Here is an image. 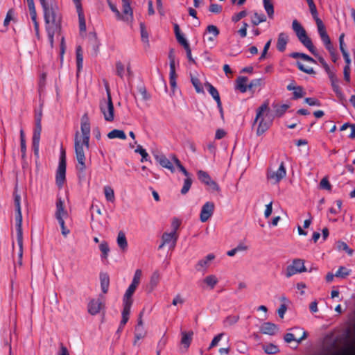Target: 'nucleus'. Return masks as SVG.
<instances>
[{"mask_svg":"<svg viewBox=\"0 0 355 355\" xmlns=\"http://www.w3.org/2000/svg\"><path fill=\"white\" fill-rule=\"evenodd\" d=\"M107 137L111 139L118 138L124 140L126 139V135L123 130L114 129L107 134Z\"/></svg>","mask_w":355,"mask_h":355,"instance_id":"nucleus-35","label":"nucleus"},{"mask_svg":"<svg viewBox=\"0 0 355 355\" xmlns=\"http://www.w3.org/2000/svg\"><path fill=\"white\" fill-rule=\"evenodd\" d=\"M44 12L46 31L51 47H53L55 35H59L60 31L61 15L58 4L53 1L40 0Z\"/></svg>","mask_w":355,"mask_h":355,"instance_id":"nucleus-2","label":"nucleus"},{"mask_svg":"<svg viewBox=\"0 0 355 355\" xmlns=\"http://www.w3.org/2000/svg\"><path fill=\"white\" fill-rule=\"evenodd\" d=\"M107 98L103 99L100 102V110L106 121H113L114 119V110L112 101L110 90L107 89Z\"/></svg>","mask_w":355,"mask_h":355,"instance_id":"nucleus-5","label":"nucleus"},{"mask_svg":"<svg viewBox=\"0 0 355 355\" xmlns=\"http://www.w3.org/2000/svg\"><path fill=\"white\" fill-rule=\"evenodd\" d=\"M135 153H139L141 156V162L147 161L148 154L146 150L140 145H139L135 149Z\"/></svg>","mask_w":355,"mask_h":355,"instance_id":"nucleus-52","label":"nucleus"},{"mask_svg":"<svg viewBox=\"0 0 355 355\" xmlns=\"http://www.w3.org/2000/svg\"><path fill=\"white\" fill-rule=\"evenodd\" d=\"M62 231V234L66 237L70 233V230L65 226L64 219L57 220Z\"/></svg>","mask_w":355,"mask_h":355,"instance_id":"nucleus-56","label":"nucleus"},{"mask_svg":"<svg viewBox=\"0 0 355 355\" xmlns=\"http://www.w3.org/2000/svg\"><path fill=\"white\" fill-rule=\"evenodd\" d=\"M264 85V80L263 78H257L252 80L248 85V88L251 89L256 87L262 86Z\"/></svg>","mask_w":355,"mask_h":355,"instance_id":"nucleus-58","label":"nucleus"},{"mask_svg":"<svg viewBox=\"0 0 355 355\" xmlns=\"http://www.w3.org/2000/svg\"><path fill=\"white\" fill-rule=\"evenodd\" d=\"M286 175L285 164L281 162L277 168H270L267 173V179L272 184H278Z\"/></svg>","mask_w":355,"mask_h":355,"instance_id":"nucleus-7","label":"nucleus"},{"mask_svg":"<svg viewBox=\"0 0 355 355\" xmlns=\"http://www.w3.org/2000/svg\"><path fill=\"white\" fill-rule=\"evenodd\" d=\"M81 132H76L74 139L76 158L78 163V168L83 172L86 169L85 152L89 149L90 137V123L87 114H85L81 118Z\"/></svg>","mask_w":355,"mask_h":355,"instance_id":"nucleus-1","label":"nucleus"},{"mask_svg":"<svg viewBox=\"0 0 355 355\" xmlns=\"http://www.w3.org/2000/svg\"><path fill=\"white\" fill-rule=\"evenodd\" d=\"M329 78L331 81V87L333 88V90L336 94V95L339 97H342L343 94L340 89L339 85H338V79L336 77V71L334 70L333 71L329 73L328 74Z\"/></svg>","mask_w":355,"mask_h":355,"instance_id":"nucleus-24","label":"nucleus"},{"mask_svg":"<svg viewBox=\"0 0 355 355\" xmlns=\"http://www.w3.org/2000/svg\"><path fill=\"white\" fill-rule=\"evenodd\" d=\"M177 40L178 42L182 44L184 48L188 47L189 46L187 39L184 37V35L182 33H178L176 35Z\"/></svg>","mask_w":355,"mask_h":355,"instance_id":"nucleus-62","label":"nucleus"},{"mask_svg":"<svg viewBox=\"0 0 355 355\" xmlns=\"http://www.w3.org/2000/svg\"><path fill=\"white\" fill-rule=\"evenodd\" d=\"M306 1L309 4V6L310 12H311L313 19L315 20L319 35L327 32L325 26H324L322 21L318 17L317 9L313 3V0H306Z\"/></svg>","mask_w":355,"mask_h":355,"instance_id":"nucleus-13","label":"nucleus"},{"mask_svg":"<svg viewBox=\"0 0 355 355\" xmlns=\"http://www.w3.org/2000/svg\"><path fill=\"white\" fill-rule=\"evenodd\" d=\"M155 159L162 167L167 168L171 173L175 171V167H177L175 161L179 160L175 155H171L169 158L164 155H155Z\"/></svg>","mask_w":355,"mask_h":355,"instance_id":"nucleus-8","label":"nucleus"},{"mask_svg":"<svg viewBox=\"0 0 355 355\" xmlns=\"http://www.w3.org/2000/svg\"><path fill=\"white\" fill-rule=\"evenodd\" d=\"M15 222L17 243H19L21 245V236H23L21 209L16 210Z\"/></svg>","mask_w":355,"mask_h":355,"instance_id":"nucleus-22","label":"nucleus"},{"mask_svg":"<svg viewBox=\"0 0 355 355\" xmlns=\"http://www.w3.org/2000/svg\"><path fill=\"white\" fill-rule=\"evenodd\" d=\"M337 248L339 251H345L349 255H352L353 250H351L347 244L343 241H338L337 243Z\"/></svg>","mask_w":355,"mask_h":355,"instance_id":"nucleus-50","label":"nucleus"},{"mask_svg":"<svg viewBox=\"0 0 355 355\" xmlns=\"http://www.w3.org/2000/svg\"><path fill=\"white\" fill-rule=\"evenodd\" d=\"M103 193L105 200L110 203H114L115 201V193L112 187L105 185L103 187Z\"/></svg>","mask_w":355,"mask_h":355,"instance_id":"nucleus-30","label":"nucleus"},{"mask_svg":"<svg viewBox=\"0 0 355 355\" xmlns=\"http://www.w3.org/2000/svg\"><path fill=\"white\" fill-rule=\"evenodd\" d=\"M160 280V274L158 271L153 272L150 277L148 284L147 286V290L148 293L153 292L157 286Z\"/></svg>","mask_w":355,"mask_h":355,"instance_id":"nucleus-25","label":"nucleus"},{"mask_svg":"<svg viewBox=\"0 0 355 355\" xmlns=\"http://www.w3.org/2000/svg\"><path fill=\"white\" fill-rule=\"evenodd\" d=\"M247 15V12L245 10L241 11L232 17V21L234 22L239 21L242 18L245 17Z\"/></svg>","mask_w":355,"mask_h":355,"instance_id":"nucleus-64","label":"nucleus"},{"mask_svg":"<svg viewBox=\"0 0 355 355\" xmlns=\"http://www.w3.org/2000/svg\"><path fill=\"white\" fill-rule=\"evenodd\" d=\"M107 2L111 10L115 14L116 19L118 20L122 19V14L119 12L116 6L113 4L110 0H107Z\"/></svg>","mask_w":355,"mask_h":355,"instance_id":"nucleus-55","label":"nucleus"},{"mask_svg":"<svg viewBox=\"0 0 355 355\" xmlns=\"http://www.w3.org/2000/svg\"><path fill=\"white\" fill-rule=\"evenodd\" d=\"M295 333H287L284 336V340L290 343L292 341H296L297 343H300L302 340H304L306 337V331L302 329L296 327L294 329Z\"/></svg>","mask_w":355,"mask_h":355,"instance_id":"nucleus-12","label":"nucleus"},{"mask_svg":"<svg viewBox=\"0 0 355 355\" xmlns=\"http://www.w3.org/2000/svg\"><path fill=\"white\" fill-rule=\"evenodd\" d=\"M131 306L130 305H123V311L121 313L122 319L121 321V326L122 327L127 323L129 319Z\"/></svg>","mask_w":355,"mask_h":355,"instance_id":"nucleus-38","label":"nucleus"},{"mask_svg":"<svg viewBox=\"0 0 355 355\" xmlns=\"http://www.w3.org/2000/svg\"><path fill=\"white\" fill-rule=\"evenodd\" d=\"M20 146H21V151L22 153V156H26V140H25V135L24 132L22 129L20 130Z\"/></svg>","mask_w":355,"mask_h":355,"instance_id":"nucleus-49","label":"nucleus"},{"mask_svg":"<svg viewBox=\"0 0 355 355\" xmlns=\"http://www.w3.org/2000/svg\"><path fill=\"white\" fill-rule=\"evenodd\" d=\"M181 335V347L187 350L191 343L193 333V331H182Z\"/></svg>","mask_w":355,"mask_h":355,"instance_id":"nucleus-26","label":"nucleus"},{"mask_svg":"<svg viewBox=\"0 0 355 355\" xmlns=\"http://www.w3.org/2000/svg\"><path fill=\"white\" fill-rule=\"evenodd\" d=\"M177 241V234L175 232H164L162 236V243L159 248L161 249L166 245L174 248Z\"/></svg>","mask_w":355,"mask_h":355,"instance_id":"nucleus-18","label":"nucleus"},{"mask_svg":"<svg viewBox=\"0 0 355 355\" xmlns=\"http://www.w3.org/2000/svg\"><path fill=\"white\" fill-rule=\"evenodd\" d=\"M169 80L170 85L173 91L174 92L177 89V83H176V73L175 72H169Z\"/></svg>","mask_w":355,"mask_h":355,"instance_id":"nucleus-57","label":"nucleus"},{"mask_svg":"<svg viewBox=\"0 0 355 355\" xmlns=\"http://www.w3.org/2000/svg\"><path fill=\"white\" fill-rule=\"evenodd\" d=\"M215 257H216L213 253L208 254L206 257L198 262L196 265V269L198 270H206L209 266L211 263L215 259Z\"/></svg>","mask_w":355,"mask_h":355,"instance_id":"nucleus-23","label":"nucleus"},{"mask_svg":"<svg viewBox=\"0 0 355 355\" xmlns=\"http://www.w3.org/2000/svg\"><path fill=\"white\" fill-rule=\"evenodd\" d=\"M104 307V304L101 299H92L87 304V311L92 315L98 314L101 309Z\"/></svg>","mask_w":355,"mask_h":355,"instance_id":"nucleus-19","label":"nucleus"},{"mask_svg":"<svg viewBox=\"0 0 355 355\" xmlns=\"http://www.w3.org/2000/svg\"><path fill=\"white\" fill-rule=\"evenodd\" d=\"M263 8L269 17L272 19L274 17V6L271 0H263Z\"/></svg>","mask_w":355,"mask_h":355,"instance_id":"nucleus-40","label":"nucleus"},{"mask_svg":"<svg viewBox=\"0 0 355 355\" xmlns=\"http://www.w3.org/2000/svg\"><path fill=\"white\" fill-rule=\"evenodd\" d=\"M77 13H78V16L80 31L81 32H85L86 31V22H85L83 11L79 12Z\"/></svg>","mask_w":355,"mask_h":355,"instance_id":"nucleus-51","label":"nucleus"},{"mask_svg":"<svg viewBox=\"0 0 355 355\" xmlns=\"http://www.w3.org/2000/svg\"><path fill=\"white\" fill-rule=\"evenodd\" d=\"M291 57H293L294 58H300L304 61H306L307 62L312 63V64L315 63V61L314 59H313L312 58H311L308 55L302 53H293L291 54Z\"/></svg>","mask_w":355,"mask_h":355,"instance_id":"nucleus-46","label":"nucleus"},{"mask_svg":"<svg viewBox=\"0 0 355 355\" xmlns=\"http://www.w3.org/2000/svg\"><path fill=\"white\" fill-rule=\"evenodd\" d=\"M55 216L57 220L65 219L69 216V214L65 208L64 201L61 198L57 199Z\"/></svg>","mask_w":355,"mask_h":355,"instance_id":"nucleus-20","label":"nucleus"},{"mask_svg":"<svg viewBox=\"0 0 355 355\" xmlns=\"http://www.w3.org/2000/svg\"><path fill=\"white\" fill-rule=\"evenodd\" d=\"M266 21V17L263 14H259L254 12L252 19V23L254 25H258L260 23L265 22Z\"/></svg>","mask_w":355,"mask_h":355,"instance_id":"nucleus-45","label":"nucleus"},{"mask_svg":"<svg viewBox=\"0 0 355 355\" xmlns=\"http://www.w3.org/2000/svg\"><path fill=\"white\" fill-rule=\"evenodd\" d=\"M219 33V30L216 26L212 24L207 26L203 35L204 42L208 44H214Z\"/></svg>","mask_w":355,"mask_h":355,"instance_id":"nucleus-10","label":"nucleus"},{"mask_svg":"<svg viewBox=\"0 0 355 355\" xmlns=\"http://www.w3.org/2000/svg\"><path fill=\"white\" fill-rule=\"evenodd\" d=\"M214 210V204L211 201L206 202L202 207L200 214V220L205 223L213 215Z\"/></svg>","mask_w":355,"mask_h":355,"instance_id":"nucleus-17","label":"nucleus"},{"mask_svg":"<svg viewBox=\"0 0 355 355\" xmlns=\"http://www.w3.org/2000/svg\"><path fill=\"white\" fill-rule=\"evenodd\" d=\"M66 180V155L61 150L58 166L55 174V182L59 188H62Z\"/></svg>","mask_w":355,"mask_h":355,"instance_id":"nucleus-6","label":"nucleus"},{"mask_svg":"<svg viewBox=\"0 0 355 355\" xmlns=\"http://www.w3.org/2000/svg\"><path fill=\"white\" fill-rule=\"evenodd\" d=\"M297 66L298 67V68L300 71H302L307 74H309V75L315 74V71L313 70V69L311 67L307 66L302 62H300V61L297 62Z\"/></svg>","mask_w":355,"mask_h":355,"instance_id":"nucleus-44","label":"nucleus"},{"mask_svg":"<svg viewBox=\"0 0 355 355\" xmlns=\"http://www.w3.org/2000/svg\"><path fill=\"white\" fill-rule=\"evenodd\" d=\"M99 250L101 252V258L107 259L110 253V247L106 241H101L99 243Z\"/></svg>","mask_w":355,"mask_h":355,"instance_id":"nucleus-37","label":"nucleus"},{"mask_svg":"<svg viewBox=\"0 0 355 355\" xmlns=\"http://www.w3.org/2000/svg\"><path fill=\"white\" fill-rule=\"evenodd\" d=\"M123 6L122 19L121 21L131 24L133 21V10L130 6V0H121Z\"/></svg>","mask_w":355,"mask_h":355,"instance_id":"nucleus-15","label":"nucleus"},{"mask_svg":"<svg viewBox=\"0 0 355 355\" xmlns=\"http://www.w3.org/2000/svg\"><path fill=\"white\" fill-rule=\"evenodd\" d=\"M272 212V201L269 202L267 205H266L265 210H264V217L266 218H268Z\"/></svg>","mask_w":355,"mask_h":355,"instance_id":"nucleus-63","label":"nucleus"},{"mask_svg":"<svg viewBox=\"0 0 355 355\" xmlns=\"http://www.w3.org/2000/svg\"><path fill=\"white\" fill-rule=\"evenodd\" d=\"M116 243L119 248L122 251H126L128 248V241L125 234L123 232H119L116 238Z\"/></svg>","mask_w":355,"mask_h":355,"instance_id":"nucleus-31","label":"nucleus"},{"mask_svg":"<svg viewBox=\"0 0 355 355\" xmlns=\"http://www.w3.org/2000/svg\"><path fill=\"white\" fill-rule=\"evenodd\" d=\"M278 331V327L270 322H265L261 327V332L264 334L274 335Z\"/></svg>","mask_w":355,"mask_h":355,"instance_id":"nucleus-27","label":"nucleus"},{"mask_svg":"<svg viewBox=\"0 0 355 355\" xmlns=\"http://www.w3.org/2000/svg\"><path fill=\"white\" fill-rule=\"evenodd\" d=\"M191 82H192V84H193V87H195V89H196V92L198 93H202L203 92V89L201 87L200 80L197 78H191Z\"/></svg>","mask_w":355,"mask_h":355,"instance_id":"nucleus-61","label":"nucleus"},{"mask_svg":"<svg viewBox=\"0 0 355 355\" xmlns=\"http://www.w3.org/2000/svg\"><path fill=\"white\" fill-rule=\"evenodd\" d=\"M135 291H136L135 288H134L130 286L128 287V288L126 289V291L124 293V295L123 297V305L132 306V297Z\"/></svg>","mask_w":355,"mask_h":355,"instance_id":"nucleus-28","label":"nucleus"},{"mask_svg":"<svg viewBox=\"0 0 355 355\" xmlns=\"http://www.w3.org/2000/svg\"><path fill=\"white\" fill-rule=\"evenodd\" d=\"M116 69L117 75L122 78L125 73L124 64L121 62L119 61L116 63Z\"/></svg>","mask_w":355,"mask_h":355,"instance_id":"nucleus-59","label":"nucleus"},{"mask_svg":"<svg viewBox=\"0 0 355 355\" xmlns=\"http://www.w3.org/2000/svg\"><path fill=\"white\" fill-rule=\"evenodd\" d=\"M175 163L177 164V168L181 171L183 175L186 177V178L184 180V184L181 189V193L182 194H186L190 189L192 184V179L191 177V175L189 173V172L186 170V168L183 166V165L181 164L180 160H176Z\"/></svg>","mask_w":355,"mask_h":355,"instance_id":"nucleus-11","label":"nucleus"},{"mask_svg":"<svg viewBox=\"0 0 355 355\" xmlns=\"http://www.w3.org/2000/svg\"><path fill=\"white\" fill-rule=\"evenodd\" d=\"M225 333H220L217 335H216L212 340L211 341L210 343V345L209 346V349H211L216 346H217L218 345V343H220V341L223 339V338L225 336Z\"/></svg>","mask_w":355,"mask_h":355,"instance_id":"nucleus-48","label":"nucleus"},{"mask_svg":"<svg viewBox=\"0 0 355 355\" xmlns=\"http://www.w3.org/2000/svg\"><path fill=\"white\" fill-rule=\"evenodd\" d=\"M292 29L295 32L300 42L306 46L310 52L318 58L320 63L322 64L327 74L335 70L334 68H331L324 59L318 55L311 39L308 37L305 29L297 19H294L292 21Z\"/></svg>","mask_w":355,"mask_h":355,"instance_id":"nucleus-3","label":"nucleus"},{"mask_svg":"<svg viewBox=\"0 0 355 355\" xmlns=\"http://www.w3.org/2000/svg\"><path fill=\"white\" fill-rule=\"evenodd\" d=\"M206 87L208 89L209 93L213 97V98L216 101L217 104H219V102H221L219 93L218 90L210 83H206Z\"/></svg>","mask_w":355,"mask_h":355,"instance_id":"nucleus-36","label":"nucleus"},{"mask_svg":"<svg viewBox=\"0 0 355 355\" xmlns=\"http://www.w3.org/2000/svg\"><path fill=\"white\" fill-rule=\"evenodd\" d=\"M288 107H289L288 105H286V104L275 105L274 107L275 116H277V117H281L286 112Z\"/></svg>","mask_w":355,"mask_h":355,"instance_id":"nucleus-43","label":"nucleus"},{"mask_svg":"<svg viewBox=\"0 0 355 355\" xmlns=\"http://www.w3.org/2000/svg\"><path fill=\"white\" fill-rule=\"evenodd\" d=\"M306 271V268L304 266V260L295 259L286 267V277L288 278L295 274L302 273Z\"/></svg>","mask_w":355,"mask_h":355,"instance_id":"nucleus-9","label":"nucleus"},{"mask_svg":"<svg viewBox=\"0 0 355 355\" xmlns=\"http://www.w3.org/2000/svg\"><path fill=\"white\" fill-rule=\"evenodd\" d=\"M42 132V125L40 119H37L35 123V128L33 135V141H35L36 144L40 141V135Z\"/></svg>","mask_w":355,"mask_h":355,"instance_id":"nucleus-39","label":"nucleus"},{"mask_svg":"<svg viewBox=\"0 0 355 355\" xmlns=\"http://www.w3.org/2000/svg\"><path fill=\"white\" fill-rule=\"evenodd\" d=\"M319 35L320 37L322 42H323L325 48L329 51L332 61L334 63H336L338 59V56L337 53H336V50L334 49V48L331 44L330 37H329L327 33L325 32Z\"/></svg>","mask_w":355,"mask_h":355,"instance_id":"nucleus-14","label":"nucleus"},{"mask_svg":"<svg viewBox=\"0 0 355 355\" xmlns=\"http://www.w3.org/2000/svg\"><path fill=\"white\" fill-rule=\"evenodd\" d=\"M140 32H141V39L142 42L146 45V46H149V39H148V33L146 30L145 26L144 23L140 24Z\"/></svg>","mask_w":355,"mask_h":355,"instance_id":"nucleus-42","label":"nucleus"},{"mask_svg":"<svg viewBox=\"0 0 355 355\" xmlns=\"http://www.w3.org/2000/svg\"><path fill=\"white\" fill-rule=\"evenodd\" d=\"M141 277H142V270L141 269H137L135 271L131 284L129 286L137 289L139 284H140Z\"/></svg>","mask_w":355,"mask_h":355,"instance_id":"nucleus-34","label":"nucleus"},{"mask_svg":"<svg viewBox=\"0 0 355 355\" xmlns=\"http://www.w3.org/2000/svg\"><path fill=\"white\" fill-rule=\"evenodd\" d=\"M288 35L284 33L278 35L277 48L279 51H284L288 42Z\"/></svg>","mask_w":355,"mask_h":355,"instance_id":"nucleus-29","label":"nucleus"},{"mask_svg":"<svg viewBox=\"0 0 355 355\" xmlns=\"http://www.w3.org/2000/svg\"><path fill=\"white\" fill-rule=\"evenodd\" d=\"M263 350L266 354H274L278 352L279 351L278 347L273 344H269L268 345L264 346Z\"/></svg>","mask_w":355,"mask_h":355,"instance_id":"nucleus-53","label":"nucleus"},{"mask_svg":"<svg viewBox=\"0 0 355 355\" xmlns=\"http://www.w3.org/2000/svg\"><path fill=\"white\" fill-rule=\"evenodd\" d=\"M350 272L351 270L342 266L338 268V270L336 272L335 276L343 278L349 275L350 274Z\"/></svg>","mask_w":355,"mask_h":355,"instance_id":"nucleus-54","label":"nucleus"},{"mask_svg":"<svg viewBox=\"0 0 355 355\" xmlns=\"http://www.w3.org/2000/svg\"><path fill=\"white\" fill-rule=\"evenodd\" d=\"M184 302V297L180 294H177L173 299L172 304L173 306L182 305Z\"/></svg>","mask_w":355,"mask_h":355,"instance_id":"nucleus-60","label":"nucleus"},{"mask_svg":"<svg viewBox=\"0 0 355 355\" xmlns=\"http://www.w3.org/2000/svg\"><path fill=\"white\" fill-rule=\"evenodd\" d=\"M239 315H228L227 317H226L224 319L223 324L225 327H231V326L235 324L239 321Z\"/></svg>","mask_w":355,"mask_h":355,"instance_id":"nucleus-41","label":"nucleus"},{"mask_svg":"<svg viewBox=\"0 0 355 355\" xmlns=\"http://www.w3.org/2000/svg\"><path fill=\"white\" fill-rule=\"evenodd\" d=\"M198 179L206 185L209 186L211 189L215 191H220V187L218 185V184L214 181L209 175L203 171H198Z\"/></svg>","mask_w":355,"mask_h":355,"instance_id":"nucleus-16","label":"nucleus"},{"mask_svg":"<svg viewBox=\"0 0 355 355\" xmlns=\"http://www.w3.org/2000/svg\"><path fill=\"white\" fill-rule=\"evenodd\" d=\"M218 282V277L214 274L207 275L202 281V287L209 290H214Z\"/></svg>","mask_w":355,"mask_h":355,"instance_id":"nucleus-21","label":"nucleus"},{"mask_svg":"<svg viewBox=\"0 0 355 355\" xmlns=\"http://www.w3.org/2000/svg\"><path fill=\"white\" fill-rule=\"evenodd\" d=\"M100 282H101V288L103 293H107L109 285H110V278L107 274L101 273L100 275Z\"/></svg>","mask_w":355,"mask_h":355,"instance_id":"nucleus-33","label":"nucleus"},{"mask_svg":"<svg viewBox=\"0 0 355 355\" xmlns=\"http://www.w3.org/2000/svg\"><path fill=\"white\" fill-rule=\"evenodd\" d=\"M76 60H77V67L78 71H80L83 67V57L82 54V49L80 46H78L76 48Z\"/></svg>","mask_w":355,"mask_h":355,"instance_id":"nucleus-47","label":"nucleus"},{"mask_svg":"<svg viewBox=\"0 0 355 355\" xmlns=\"http://www.w3.org/2000/svg\"><path fill=\"white\" fill-rule=\"evenodd\" d=\"M254 123L257 124L256 134L258 136L264 134L271 126L272 118L270 115L269 103L263 102L257 110Z\"/></svg>","mask_w":355,"mask_h":355,"instance_id":"nucleus-4","label":"nucleus"},{"mask_svg":"<svg viewBox=\"0 0 355 355\" xmlns=\"http://www.w3.org/2000/svg\"><path fill=\"white\" fill-rule=\"evenodd\" d=\"M248 88V78L246 77H239L236 80V89L242 93H245Z\"/></svg>","mask_w":355,"mask_h":355,"instance_id":"nucleus-32","label":"nucleus"}]
</instances>
